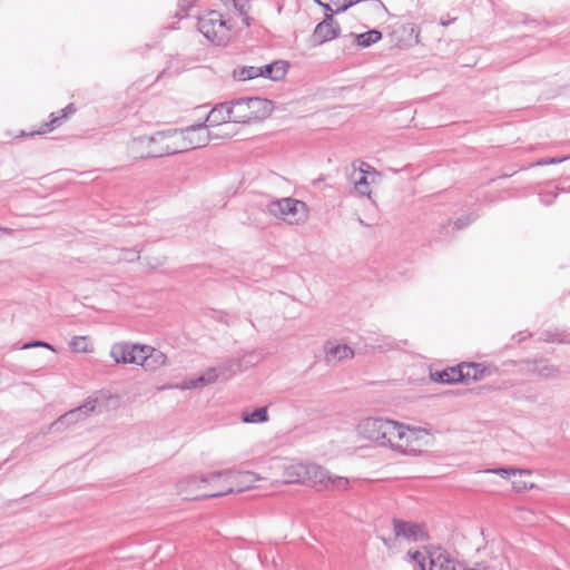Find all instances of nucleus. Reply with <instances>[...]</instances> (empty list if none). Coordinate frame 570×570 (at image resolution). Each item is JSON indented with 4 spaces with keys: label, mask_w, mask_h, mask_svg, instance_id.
<instances>
[{
    "label": "nucleus",
    "mask_w": 570,
    "mask_h": 570,
    "mask_svg": "<svg viewBox=\"0 0 570 570\" xmlns=\"http://www.w3.org/2000/svg\"><path fill=\"white\" fill-rule=\"evenodd\" d=\"M340 26L332 14H326L314 30L313 37L318 43L333 40L338 36Z\"/></svg>",
    "instance_id": "15"
},
{
    "label": "nucleus",
    "mask_w": 570,
    "mask_h": 570,
    "mask_svg": "<svg viewBox=\"0 0 570 570\" xmlns=\"http://www.w3.org/2000/svg\"><path fill=\"white\" fill-rule=\"evenodd\" d=\"M426 570H455L454 560L441 549L429 552Z\"/></svg>",
    "instance_id": "18"
},
{
    "label": "nucleus",
    "mask_w": 570,
    "mask_h": 570,
    "mask_svg": "<svg viewBox=\"0 0 570 570\" xmlns=\"http://www.w3.org/2000/svg\"><path fill=\"white\" fill-rule=\"evenodd\" d=\"M222 372V380L227 381L242 371L240 361L238 358H230L219 365Z\"/></svg>",
    "instance_id": "26"
},
{
    "label": "nucleus",
    "mask_w": 570,
    "mask_h": 570,
    "mask_svg": "<svg viewBox=\"0 0 570 570\" xmlns=\"http://www.w3.org/2000/svg\"><path fill=\"white\" fill-rule=\"evenodd\" d=\"M72 112H75V108H73V105L70 104L60 111L59 116H55V114H51L52 118H51L50 122L45 125L47 130H51V129L58 127L61 124V121L63 119H66L69 114H72Z\"/></svg>",
    "instance_id": "31"
},
{
    "label": "nucleus",
    "mask_w": 570,
    "mask_h": 570,
    "mask_svg": "<svg viewBox=\"0 0 570 570\" xmlns=\"http://www.w3.org/2000/svg\"><path fill=\"white\" fill-rule=\"evenodd\" d=\"M307 482L321 484L325 488L346 490L350 481L344 476H333L326 469L321 465L308 463Z\"/></svg>",
    "instance_id": "9"
},
{
    "label": "nucleus",
    "mask_w": 570,
    "mask_h": 570,
    "mask_svg": "<svg viewBox=\"0 0 570 570\" xmlns=\"http://www.w3.org/2000/svg\"><path fill=\"white\" fill-rule=\"evenodd\" d=\"M284 481L286 483H305L308 479V463L295 462L285 466Z\"/></svg>",
    "instance_id": "20"
},
{
    "label": "nucleus",
    "mask_w": 570,
    "mask_h": 570,
    "mask_svg": "<svg viewBox=\"0 0 570 570\" xmlns=\"http://www.w3.org/2000/svg\"><path fill=\"white\" fill-rule=\"evenodd\" d=\"M363 166H365L366 169L362 167L357 177H354V188L358 195L371 197L370 186L376 183L379 174L370 165L363 164Z\"/></svg>",
    "instance_id": "16"
},
{
    "label": "nucleus",
    "mask_w": 570,
    "mask_h": 570,
    "mask_svg": "<svg viewBox=\"0 0 570 570\" xmlns=\"http://www.w3.org/2000/svg\"><path fill=\"white\" fill-rule=\"evenodd\" d=\"M261 478L249 471H233L227 470L224 472H215L210 473L208 478L202 479L200 481H209V482H218L223 481L224 485L219 488L216 492L204 494L205 498H216L223 497L233 492H243L252 487Z\"/></svg>",
    "instance_id": "3"
},
{
    "label": "nucleus",
    "mask_w": 570,
    "mask_h": 570,
    "mask_svg": "<svg viewBox=\"0 0 570 570\" xmlns=\"http://www.w3.org/2000/svg\"><path fill=\"white\" fill-rule=\"evenodd\" d=\"M407 557L410 560L415 561L420 566L421 570H426L429 552L425 554L421 551H409Z\"/></svg>",
    "instance_id": "36"
},
{
    "label": "nucleus",
    "mask_w": 570,
    "mask_h": 570,
    "mask_svg": "<svg viewBox=\"0 0 570 570\" xmlns=\"http://www.w3.org/2000/svg\"><path fill=\"white\" fill-rule=\"evenodd\" d=\"M396 421L382 417H366L357 425V432L364 439L373 441L382 446H390Z\"/></svg>",
    "instance_id": "6"
},
{
    "label": "nucleus",
    "mask_w": 570,
    "mask_h": 570,
    "mask_svg": "<svg viewBox=\"0 0 570 570\" xmlns=\"http://www.w3.org/2000/svg\"><path fill=\"white\" fill-rule=\"evenodd\" d=\"M403 32L409 35V45L419 43L420 29L415 23L409 22L402 26Z\"/></svg>",
    "instance_id": "34"
},
{
    "label": "nucleus",
    "mask_w": 570,
    "mask_h": 570,
    "mask_svg": "<svg viewBox=\"0 0 570 570\" xmlns=\"http://www.w3.org/2000/svg\"><path fill=\"white\" fill-rule=\"evenodd\" d=\"M31 347H45V348H48V350H51V351L55 352L53 346H51L50 344H48L46 342H42V341H32V342H29V343H24L22 345L23 350L31 348Z\"/></svg>",
    "instance_id": "39"
},
{
    "label": "nucleus",
    "mask_w": 570,
    "mask_h": 570,
    "mask_svg": "<svg viewBox=\"0 0 570 570\" xmlns=\"http://www.w3.org/2000/svg\"><path fill=\"white\" fill-rule=\"evenodd\" d=\"M141 346L142 344L118 342L111 346L110 356L117 364L138 365Z\"/></svg>",
    "instance_id": "11"
},
{
    "label": "nucleus",
    "mask_w": 570,
    "mask_h": 570,
    "mask_svg": "<svg viewBox=\"0 0 570 570\" xmlns=\"http://www.w3.org/2000/svg\"><path fill=\"white\" fill-rule=\"evenodd\" d=\"M344 3L342 6H338L336 9V12H343L346 11L348 8L361 3V2H367V0H343ZM368 2H373L376 7H384V4L380 0H368Z\"/></svg>",
    "instance_id": "37"
},
{
    "label": "nucleus",
    "mask_w": 570,
    "mask_h": 570,
    "mask_svg": "<svg viewBox=\"0 0 570 570\" xmlns=\"http://www.w3.org/2000/svg\"><path fill=\"white\" fill-rule=\"evenodd\" d=\"M140 257V250L131 248V249H120L117 255L118 262H136Z\"/></svg>",
    "instance_id": "35"
},
{
    "label": "nucleus",
    "mask_w": 570,
    "mask_h": 570,
    "mask_svg": "<svg viewBox=\"0 0 570 570\" xmlns=\"http://www.w3.org/2000/svg\"><path fill=\"white\" fill-rule=\"evenodd\" d=\"M218 380H222V372L219 371V366L209 367L197 377V382H202L203 386L213 384Z\"/></svg>",
    "instance_id": "30"
},
{
    "label": "nucleus",
    "mask_w": 570,
    "mask_h": 570,
    "mask_svg": "<svg viewBox=\"0 0 570 570\" xmlns=\"http://www.w3.org/2000/svg\"><path fill=\"white\" fill-rule=\"evenodd\" d=\"M381 540H382V542L384 543V546H385L386 548H389V549H390V548H392V540L386 539V538H384V537H382V538H381Z\"/></svg>",
    "instance_id": "49"
},
{
    "label": "nucleus",
    "mask_w": 570,
    "mask_h": 570,
    "mask_svg": "<svg viewBox=\"0 0 570 570\" xmlns=\"http://www.w3.org/2000/svg\"><path fill=\"white\" fill-rule=\"evenodd\" d=\"M229 105L233 122L238 124L262 120L272 111V102L259 97L240 98Z\"/></svg>",
    "instance_id": "4"
},
{
    "label": "nucleus",
    "mask_w": 570,
    "mask_h": 570,
    "mask_svg": "<svg viewBox=\"0 0 570 570\" xmlns=\"http://www.w3.org/2000/svg\"><path fill=\"white\" fill-rule=\"evenodd\" d=\"M242 419L245 423H264L268 421L266 407H257L253 412H244Z\"/></svg>",
    "instance_id": "29"
},
{
    "label": "nucleus",
    "mask_w": 570,
    "mask_h": 570,
    "mask_svg": "<svg viewBox=\"0 0 570 570\" xmlns=\"http://www.w3.org/2000/svg\"><path fill=\"white\" fill-rule=\"evenodd\" d=\"M173 135L178 153L202 148L206 146L212 138L219 137L218 134H212L208 130V126L204 124L189 126L181 130H174Z\"/></svg>",
    "instance_id": "7"
},
{
    "label": "nucleus",
    "mask_w": 570,
    "mask_h": 570,
    "mask_svg": "<svg viewBox=\"0 0 570 570\" xmlns=\"http://www.w3.org/2000/svg\"><path fill=\"white\" fill-rule=\"evenodd\" d=\"M512 484H513V488L517 489L518 491H521V490H524L528 488V482L527 481H522L521 479H514L512 481Z\"/></svg>",
    "instance_id": "42"
},
{
    "label": "nucleus",
    "mask_w": 570,
    "mask_h": 570,
    "mask_svg": "<svg viewBox=\"0 0 570 570\" xmlns=\"http://www.w3.org/2000/svg\"><path fill=\"white\" fill-rule=\"evenodd\" d=\"M13 234H14L13 229L0 226V238L2 236H13Z\"/></svg>",
    "instance_id": "45"
},
{
    "label": "nucleus",
    "mask_w": 570,
    "mask_h": 570,
    "mask_svg": "<svg viewBox=\"0 0 570 570\" xmlns=\"http://www.w3.org/2000/svg\"><path fill=\"white\" fill-rule=\"evenodd\" d=\"M393 530L395 539H404L410 542L422 541L428 538L426 531L422 524L393 519Z\"/></svg>",
    "instance_id": "12"
},
{
    "label": "nucleus",
    "mask_w": 570,
    "mask_h": 570,
    "mask_svg": "<svg viewBox=\"0 0 570 570\" xmlns=\"http://www.w3.org/2000/svg\"><path fill=\"white\" fill-rule=\"evenodd\" d=\"M431 379L434 382L443 383V384H453L463 382V374L460 365L444 368L442 371H436L431 373Z\"/></svg>",
    "instance_id": "21"
},
{
    "label": "nucleus",
    "mask_w": 570,
    "mask_h": 570,
    "mask_svg": "<svg viewBox=\"0 0 570 570\" xmlns=\"http://www.w3.org/2000/svg\"><path fill=\"white\" fill-rule=\"evenodd\" d=\"M163 390L165 389H168V390H188V385H187V380L180 382V383H175V384H168L166 386H163L161 387Z\"/></svg>",
    "instance_id": "41"
},
{
    "label": "nucleus",
    "mask_w": 570,
    "mask_h": 570,
    "mask_svg": "<svg viewBox=\"0 0 570 570\" xmlns=\"http://www.w3.org/2000/svg\"><path fill=\"white\" fill-rule=\"evenodd\" d=\"M470 222L469 218L464 219L463 217L461 218H458L456 222H455V226L458 228H462L463 226H465L468 223Z\"/></svg>",
    "instance_id": "47"
},
{
    "label": "nucleus",
    "mask_w": 570,
    "mask_h": 570,
    "mask_svg": "<svg viewBox=\"0 0 570 570\" xmlns=\"http://www.w3.org/2000/svg\"><path fill=\"white\" fill-rule=\"evenodd\" d=\"M350 36L353 38V41L362 48H367L382 39V32L376 29L360 35L351 33Z\"/></svg>",
    "instance_id": "24"
},
{
    "label": "nucleus",
    "mask_w": 570,
    "mask_h": 570,
    "mask_svg": "<svg viewBox=\"0 0 570 570\" xmlns=\"http://www.w3.org/2000/svg\"><path fill=\"white\" fill-rule=\"evenodd\" d=\"M357 222L362 225V226H370L368 224H366L362 218H358Z\"/></svg>",
    "instance_id": "50"
},
{
    "label": "nucleus",
    "mask_w": 570,
    "mask_h": 570,
    "mask_svg": "<svg viewBox=\"0 0 570 570\" xmlns=\"http://www.w3.org/2000/svg\"><path fill=\"white\" fill-rule=\"evenodd\" d=\"M140 352L138 365L146 371L155 372L166 364V355L150 345H142Z\"/></svg>",
    "instance_id": "13"
},
{
    "label": "nucleus",
    "mask_w": 570,
    "mask_h": 570,
    "mask_svg": "<svg viewBox=\"0 0 570 570\" xmlns=\"http://www.w3.org/2000/svg\"><path fill=\"white\" fill-rule=\"evenodd\" d=\"M138 146H139L138 148H139L140 150H146V149H147V145H146V144H145V145H138Z\"/></svg>",
    "instance_id": "51"
},
{
    "label": "nucleus",
    "mask_w": 570,
    "mask_h": 570,
    "mask_svg": "<svg viewBox=\"0 0 570 570\" xmlns=\"http://www.w3.org/2000/svg\"><path fill=\"white\" fill-rule=\"evenodd\" d=\"M208 475H189L183 480H180L177 484V490L180 494H185L187 497L195 499L194 493L198 491H206V482L200 481L202 479L208 478Z\"/></svg>",
    "instance_id": "17"
},
{
    "label": "nucleus",
    "mask_w": 570,
    "mask_h": 570,
    "mask_svg": "<svg viewBox=\"0 0 570 570\" xmlns=\"http://www.w3.org/2000/svg\"><path fill=\"white\" fill-rule=\"evenodd\" d=\"M224 485V482L223 481H218V482H206V491L200 493V494H195V499H206L204 497V494L206 493H212V492H216L219 488H222Z\"/></svg>",
    "instance_id": "38"
},
{
    "label": "nucleus",
    "mask_w": 570,
    "mask_h": 570,
    "mask_svg": "<svg viewBox=\"0 0 570 570\" xmlns=\"http://www.w3.org/2000/svg\"><path fill=\"white\" fill-rule=\"evenodd\" d=\"M188 390L202 387V382H197V377L187 380Z\"/></svg>",
    "instance_id": "43"
},
{
    "label": "nucleus",
    "mask_w": 570,
    "mask_h": 570,
    "mask_svg": "<svg viewBox=\"0 0 570 570\" xmlns=\"http://www.w3.org/2000/svg\"><path fill=\"white\" fill-rule=\"evenodd\" d=\"M198 30L213 43L224 45L229 39L230 27L220 12L210 10L199 17Z\"/></svg>",
    "instance_id": "8"
},
{
    "label": "nucleus",
    "mask_w": 570,
    "mask_h": 570,
    "mask_svg": "<svg viewBox=\"0 0 570 570\" xmlns=\"http://www.w3.org/2000/svg\"><path fill=\"white\" fill-rule=\"evenodd\" d=\"M96 410V400H89L77 409H73L51 423L50 431H59L62 426H70L86 419Z\"/></svg>",
    "instance_id": "10"
},
{
    "label": "nucleus",
    "mask_w": 570,
    "mask_h": 570,
    "mask_svg": "<svg viewBox=\"0 0 570 570\" xmlns=\"http://www.w3.org/2000/svg\"><path fill=\"white\" fill-rule=\"evenodd\" d=\"M262 77L274 81L281 80L287 72V63L285 61H274L261 67Z\"/></svg>",
    "instance_id": "23"
},
{
    "label": "nucleus",
    "mask_w": 570,
    "mask_h": 570,
    "mask_svg": "<svg viewBox=\"0 0 570 570\" xmlns=\"http://www.w3.org/2000/svg\"><path fill=\"white\" fill-rule=\"evenodd\" d=\"M485 473L498 474L502 478L510 479L515 476L530 475L531 472L525 469H515V468H495V469H487Z\"/></svg>",
    "instance_id": "28"
},
{
    "label": "nucleus",
    "mask_w": 570,
    "mask_h": 570,
    "mask_svg": "<svg viewBox=\"0 0 570 570\" xmlns=\"http://www.w3.org/2000/svg\"><path fill=\"white\" fill-rule=\"evenodd\" d=\"M465 570H489V567L483 562H478L472 567L466 568Z\"/></svg>",
    "instance_id": "44"
},
{
    "label": "nucleus",
    "mask_w": 570,
    "mask_h": 570,
    "mask_svg": "<svg viewBox=\"0 0 570 570\" xmlns=\"http://www.w3.org/2000/svg\"><path fill=\"white\" fill-rule=\"evenodd\" d=\"M320 7H322L326 12H333L332 7L327 2H323L322 0H314Z\"/></svg>",
    "instance_id": "46"
},
{
    "label": "nucleus",
    "mask_w": 570,
    "mask_h": 570,
    "mask_svg": "<svg viewBox=\"0 0 570 570\" xmlns=\"http://www.w3.org/2000/svg\"><path fill=\"white\" fill-rule=\"evenodd\" d=\"M556 197V194L554 195H544L541 197V202L546 205H549L552 203L553 198Z\"/></svg>",
    "instance_id": "48"
},
{
    "label": "nucleus",
    "mask_w": 570,
    "mask_h": 570,
    "mask_svg": "<svg viewBox=\"0 0 570 570\" xmlns=\"http://www.w3.org/2000/svg\"><path fill=\"white\" fill-rule=\"evenodd\" d=\"M70 347L78 353H88L91 351L90 343L86 336H75L70 341Z\"/></svg>",
    "instance_id": "33"
},
{
    "label": "nucleus",
    "mask_w": 570,
    "mask_h": 570,
    "mask_svg": "<svg viewBox=\"0 0 570 570\" xmlns=\"http://www.w3.org/2000/svg\"><path fill=\"white\" fill-rule=\"evenodd\" d=\"M230 105L229 102H223L216 105L207 115L206 118V126L208 127H215L225 125L228 122H233L232 114L229 112Z\"/></svg>",
    "instance_id": "19"
},
{
    "label": "nucleus",
    "mask_w": 570,
    "mask_h": 570,
    "mask_svg": "<svg viewBox=\"0 0 570 570\" xmlns=\"http://www.w3.org/2000/svg\"><path fill=\"white\" fill-rule=\"evenodd\" d=\"M257 77H262L261 67L248 66L240 67L234 70V78H236L239 81L252 80Z\"/></svg>",
    "instance_id": "27"
},
{
    "label": "nucleus",
    "mask_w": 570,
    "mask_h": 570,
    "mask_svg": "<svg viewBox=\"0 0 570 570\" xmlns=\"http://www.w3.org/2000/svg\"><path fill=\"white\" fill-rule=\"evenodd\" d=\"M233 7L235 10L239 13V16L243 18V22L245 26H250L249 17H248V10H249V1L248 0H235L233 1Z\"/></svg>",
    "instance_id": "32"
},
{
    "label": "nucleus",
    "mask_w": 570,
    "mask_h": 570,
    "mask_svg": "<svg viewBox=\"0 0 570 570\" xmlns=\"http://www.w3.org/2000/svg\"><path fill=\"white\" fill-rule=\"evenodd\" d=\"M431 442L432 435L425 429H411L397 422L390 448L405 455H419Z\"/></svg>",
    "instance_id": "2"
},
{
    "label": "nucleus",
    "mask_w": 570,
    "mask_h": 570,
    "mask_svg": "<svg viewBox=\"0 0 570 570\" xmlns=\"http://www.w3.org/2000/svg\"><path fill=\"white\" fill-rule=\"evenodd\" d=\"M527 366L529 373L544 380H557L561 376L560 366L544 358L527 361Z\"/></svg>",
    "instance_id": "14"
},
{
    "label": "nucleus",
    "mask_w": 570,
    "mask_h": 570,
    "mask_svg": "<svg viewBox=\"0 0 570 570\" xmlns=\"http://www.w3.org/2000/svg\"><path fill=\"white\" fill-rule=\"evenodd\" d=\"M267 213L288 225H299L307 220V205L292 197L272 200L267 204Z\"/></svg>",
    "instance_id": "5"
},
{
    "label": "nucleus",
    "mask_w": 570,
    "mask_h": 570,
    "mask_svg": "<svg viewBox=\"0 0 570 570\" xmlns=\"http://www.w3.org/2000/svg\"><path fill=\"white\" fill-rule=\"evenodd\" d=\"M463 374V382L478 381L483 376L485 371L481 364L478 363H463L460 364Z\"/></svg>",
    "instance_id": "25"
},
{
    "label": "nucleus",
    "mask_w": 570,
    "mask_h": 570,
    "mask_svg": "<svg viewBox=\"0 0 570 570\" xmlns=\"http://www.w3.org/2000/svg\"><path fill=\"white\" fill-rule=\"evenodd\" d=\"M568 157H562V158H554V157H549V158H542L540 160H538L535 163L537 166H546V165H553V164H560L562 163L563 160H566Z\"/></svg>",
    "instance_id": "40"
},
{
    "label": "nucleus",
    "mask_w": 570,
    "mask_h": 570,
    "mask_svg": "<svg viewBox=\"0 0 570 570\" xmlns=\"http://www.w3.org/2000/svg\"><path fill=\"white\" fill-rule=\"evenodd\" d=\"M131 157L148 158L178 154L173 131H160L150 137L134 138L128 145Z\"/></svg>",
    "instance_id": "1"
},
{
    "label": "nucleus",
    "mask_w": 570,
    "mask_h": 570,
    "mask_svg": "<svg viewBox=\"0 0 570 570\" xmlns=\"http://www.w3.org/2000/svg\"><path fill=\"white\" fill-rule=\"evenodd\" d=\"M552 342H559V343H562L563 341L561 338H551Z\"/></svg>",
    "instance_id": "52"
},
{
    "label": "nucleus",
    "mask_w": 570,
    "mask_h": 570,
    "mask_svg": "<svg viewBox=\"0 0 570 570\" xmlns=\"http://www.w3.org/2000/svg\"><path fill=\"white\" fill-rule=\"evenodd\" d=\"M353 350L346 344L331 345L325 348V360L327 363L340 362L353 357Z\"/></svg>",
    "instance_id": "22"
}]
</instances>
